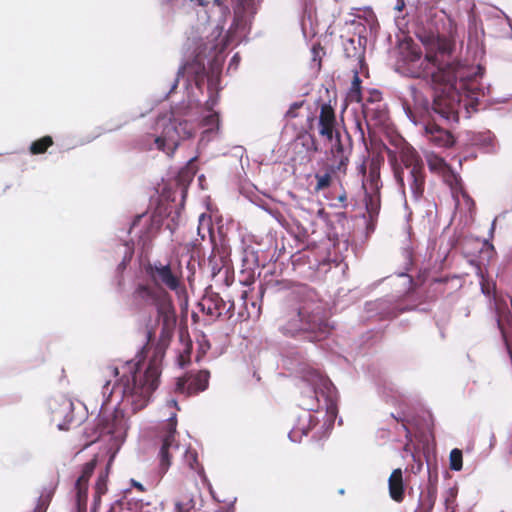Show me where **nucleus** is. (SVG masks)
Returning a JSON list of instances; mask_svg holds the SVG:
<instances>
[{
    "mask_svg": "<svg viewBox=\"0 0 512 512\" xmlns=\"http://www.w3.org/2000/svg\"><path fill=\"white\" fill-rule=\"evenodd\" d=\"M210 372L208 370H200L196 373H191L187 378H179L176 388L181 393L187 395L197 394L203 392L208 388Z\"/></svg>",
    "mask_w": 512,
    "mask_h": 512,
    "instance_id": "9b49d317",
    "label": "nucleus"
},
{
    "mask_svg": "<svg viewBox=\"0 0 512 512\" xmlns=\"http://www.w3.org/2000/svg\"><path fill=\"white\" fill-rule=\"evenodd\" d=\"M426 47V55L413 47L403 52V62L411 77L430 79L434 98L433 103L414 86L409 87L410 100H406L403 109L408 119L420 127V133L434 146L451 147L455 139L446 129L439 127L435 116L447 123H457L461 116L470 117V109H475L485 89L481 84L480 66H467L460 63L443 65L449 53L445 38L430 33L420 37Z\"/></svg>",
    "mask_w": 512,
    "mask_h": 512,
    "instance_id": "f03ea898",
    "label": "nucleus"
},
{
    "mask_svg": "<svg viewBox=\"0 0 512 512\" xmlns=\"http://www.w3.org/2000/svg\"><path fill=\"white\" fill-rule=\"evenodd\" d=\"M259 294H260L261 297H263L264 289L262 287L260 288Z\"/></svg>",
    "mask_w": 512,
    "mask_h": 512,
    "instance_id": "3c124183",
    "label": "nucleus"
},
{
    "mask_svg": "<svg viewBox=\"0 0 512 512\" xmlns=\"http://www.w3.org/2000/svg\"><path fill=\"white\" fill-rule=\"evenodd\" d=\"M54 490L53 489H44L41 495L38 498L36 507L33 512H46L50 501L53 497Z\"/></svg>",
    "mask_w": 512,
    "mask_h": 512,
    "instance_id": "aec40b11",
    "label": "nucleus"
},
{
    "mask_svg": "<svg viewBox=\"0 0 512 512\" xmlns=\"http://www.w3.org/2000/svg\"><path fill=\"white\" fill-rule=\"evenodd\" d=\"M489 248H490L491 252L494 251V247L492 245H489Z\"/></svg>",
    "mask_w": 512,
    "mask_h": 512,
    "instance_id": "603ef678",
    "label": "nucleus"
},
{
    "mask_svg": "<svg viewBox=\"0 0 512 512\" xmlns=\"http://www.w3.org/2000/svg\"><path fill=\"white\" fill-rule=\"evenodd\" d=\"M330 167L328 168V172L324 174H316L317 184L316 190H323L330 186L331 184V175Z\"/></svg>",
    "mask_w": 512,
    "mask_h": 512,
    "instance_id": "7c9ffc66",
    "label": "nucleus"
},
{
    "mask_svg": "<svg viewBox=\"0 0 512 512\" xmlns=\"http://www.w3.org/2000/svg\"><path fill=\"white\" fill-rule=\"evenodd\" d=\"M301 379L299 405L303 412L288 434L292 442H300L312 429L316 430L313 437L325 434L332 429L338 413L335 387L328 377L307 366L301 371Z\"/></svg>",
    "mask_w": 512,
    "mask_h": 512,
    "instance_id": "39448f33",
    "label": "nucleus"
},
{
    "mask_svg": "<svg viewBox=\"0 0 512 512\" xmlns=\"http://www.w3.org/2000/svg\"><path fill=\"white\" fill-rule=\"evenodd\" d=\"M355 124H356V129L359 132L362 141H365L364 129L362 127V124H361L360 120L356 119Z\"/></svg>",
    "mask_w": 512,
    "mask_h": 512,
    "instance_id": "c9c22d12",
    "label": "nucleus"
},
{
    "mask_svg": "<svg viewBox=\"0 0 512 512\" xmlns=\"http://www.w3.org/2000/svg\"><path fill=\"white\" fill-rule=\"evenodd\" d=\"M330 155V171L345 173L349 157L352 152V140L350 134L343 128L338 131L333 139L328 141Z\"/></svg>",
    "mask_w": 512,
    "mask_h": 512,
    "instance_id": "9d476101",
    "label": "nucleus"
},
{
    "mask_svg": "<svg viewBox=\"0 0 512 512\" xmlns=\"http://www.w3.org/2000/svg\"><path fill=\"white\" fill-rule=\"evenodd\" d=\"M404 168L395 169V179L402 194L405 196V181L408 184L411 197L418 202L425 189L424 165L421 157L414 149H407L402 156Z\"/></svg>",
    "mask_w": 512,
    "mask_h": 512,
    "instance_id": "6e6552de",
    "label": "nucleus"
},
{
    "mask_svg": "<svg viewBox=\"0 0 512 512\" xmlns=\"http://www.w3.org/2000/svg\"><path fill=\"white\" fill-rule=\"evenodd\" d=\"M405 7L404 0H396V5L394 6V10L401 12Z\"/></svg>",
    "mask_w": 512,
    "mask_h": 512,
    "instance_id": "4c0bfd02",
    "label": "nucleus"
},
{
    "mask_svg": "<svg viewBox=\"0 0 512 512\" xmlns=\"http://www.w3.org/2000/svg\"><path fill=\"white\" fill-rule=\"evenodd\" d=\"M324 125H337L335 111L332 108V106L328 103H324L321 105L320 114L318 117V126Z\"/></svg>",
    "mask_w": 512,
    "mask_h": 512,
    "instance_id": "a211bd4d",
    "label": "nucleus"
},
{
    "mask_svg": "<svg viewBox=\"0 0 512 512\" xmlns=\"http://www.w3.org/2000/svg\"><path fill=\"white\" fill-rule=\"evenodd\" d=\"M63 411L71 410L72 408V402L64 397L61 398Z\"/></svg>",
    "mask_w": 512,
    "mask_h": 512,
    "instance_id": "e433bc0d",
    "label": "nucleus"
},
{
    "mask_svg": "<svg viewBox=\"0 0 512 512\" xmlns=\"http://www.w3.org/2000/svg\"><path fill=\"white\" fill-rule=\"evenodd\" d=\"M133 251L127 249L125 252V255L123 256L122 261L117 265L116 273L119 277V285L123 282V272L127 268L128 264L130 263L132 259Z\"/></svg>",
    "mask_w": 512,
    "mask_h": 512,
    "instance_id": "bb28decb",
    "label": "nucleus"
},
{
    "mask_svg": "<svg viewBox=\"0 0 512 512\" xmlns=\"http://www.w3.org/2000/svg\"><path fill=\"white\" fill-rule=\"evenodd\" d=\"M169 291L179 299L186 295L182 274L171 262L161 260L147 261L141 264L135 283L132 299L142 307H152L156 311L154 324H147L149 341L156 338V326L160 327L158 348L168 347L177 324L176 309Z\"/></svg>",
    "mask_w": 512,
    "mask_h": 512,
    "instance_id": "20e7f679",
    "label": "nucleus"
},
{
    "mask_svg": "<svg viewBox=\"0 0 512 512\" xmlns=\"http://www.w3.org/2000/svg\"><path fill=\"white\" fill-rule=\"evenodd\" d=\"M366 208L371 220L376 217L379 213L380 204L378 194L371 193L366 196Z\"/></svg>",
    "mask_w": 512,
    "mask_h": 512,
    "instance_id": "4be33fe9",
    "label": "nucleus"
},
{
    "mask_svg": "<svg viewBox=\"0 0 512 512\" xmlns=\"http://www.w3.org/2000/svg\"><path fill=\"white\" fill-rule=\"evenodd\" d=\"M338 131H342V129L337 128V125H329V126H318L319 134L326 139V141H330L333 139L335 134Z\"/></svg>",
    "mask_w": 512,
    "mask_h": 512,
    "instance_id": "c756f323",
    "label": "nucleus"
},
{
    "mask_svg": "<svg viewBox=\"0 0 512 512\" xmlns=\"http://www.w3.org/2000/svg\"><path fill=\"white\" fill-rule=\"evenodd\" d=\"M388 484L391 498L397 502L402 501L404 496V486L401 469H395L391 473Z\"/></svg>",
    "mask_w": 512,
    "mask_h": 512,
    "instance_id": "dca6fc26",
    "label": "nucleus"
},
{
    "mask_svg": "<svg viewBox=\"0 0 512 512\" xmlns=\"http://www.w3.org/2000/svg\"><path fill=\"white\" fill-rule=\"evenodd\" d=\"M301 105H302L301 103H294V104L291 106V108L289 109L288 114H289L290 116L294 117V116H295V114L293 113V109H297V108H299Z\"/></svg>",
    "mask_w": 512,
    "mask_h": 512,
    "instance_id": "ea45409f",
    "label": "nucleus"
},
{
    "mask_svg": "<svg viewBox=\"0 0 512 512\" xmlns=\"http://www.w3.org/2000/svg\"><path fill=\"white\" fill-rule=\"evenodd\" d=\"M176 414L171 413L163 424V434L161 435V447L159 451L160 469L165 473L171 465V459L178 453L183 455L185 448L181 447L176 440Z\"/></svg>",
    "mask_w": 512,
    "mask_h": 512,
    "instance_id": "1a4fd4ad",
    "label": "nucleus"
},
{
    "mask_svg": "<svg viewBox=\"0 0 512 512\" xmlns=\"http://www.w3.org/2000/svg\"><path fill=\"white\" fill-rule=\"evenodd\" d=\"M495 225H496V219H494L492 224H491V228H490V235L491 236L493 235V232H494V229H495Z\"/></svg>",
    "mask_w": 512,
    "mask_h": 512,
    "instance_id": "37998d69",
    "label": "nucleus"
},
{
    "mask_svg": "<svg viewBox=\"0 0 512 512\" xmlns=\"http://www.w3.org/2000/svg\"><path fill=\"white\" fill-rule=\"evenodd\" d=\"M246 294H247L246 292H243V294H242L243 299L246 297Z\"/></svg>",
    "mask_w": 512,
    "mask_h": 512,
    "instance_id": "864d4df0",
    "label": "nucleus"
},
{
    "mask_svg": "<svg viewBox=\"0 0 512 512\" xmlns=\"http://www.w3.org/2000/svg\"><path fill=\"white\" fill-rule=\"evenodd\" d=\"M449 460H450V469L451 470L460 471L462 469L463 455H462V451L460 449H457V448L453 449L450 452Z\"/></svg>",
    "mask_w": 512,
    "mask_h": 512,
    "instance_id": "393cba45",
    "label": "nucleus"
},
{
    "mask_svg": "<svg viewBox=\"0 0 512 512\" xmlns=\"http://www.w3.org/2000/svg\"><path fill=\"white\" fill-rule=\"evenodd\" d=\"M367 185L371 193L378 194L381 186L379 163L372 160L369 166V174L366 178Z\"/></svg>",
    "mask_w": 512,
    "mask_h": 512,
    "instance_id": "f3484780",
    "label": "nucleus"
},
{
    "mask_svg": "<svg viewBox=\"0 0 512 512\" xmlns=\"http://www.w3.org/2000/svg\"><path fill=\"white\" fill-rule=\"evenodd\" d=\"M87 496L75 495L74 512H87Z\"/></svg>",
    "mask_w": 512,
    "mask_h": 512,
    "instance_id": "2f4dec72",
    "label": "nucleus"
},
{
    "mask_svg": "<svg viewBox=\"0 0 512 512\" xmlns=\"http://www.w3.org/2000/svg\"><path fill=\"white\" fill-rule=\"evenodd\" d=\"M331 329L325 305L313 292L304 293L291 304L279 325L283 335L311 342L325 338Z\"/></svg>",
    "mask_w": 512,
    "mask_h": 512,
    "instance_id": "423d86ee",
    "label": "nucleus"
},
{
    "mask_svg": "<svg viewBox=\"0 0 512 512\" xmlns=\"http://www.w3.org/2000/svg\"><path fill=\"white\" fill-rule=\"evenodd\" d=\"M485 141H487L488 145H489V148H488V152H494L496 150V144H495V141H494V136L492 135H488L486 138H485Z\"/></svg>",
    "mask_w": 512,
    "mask_h": 512,
    "instance_id": "f704fd0d",
    "label": "nucleus"
},
{
    "mask_svg": "<svg viewBox=\"0 0 512 512\" xmlns=\"http://www.w3.org/2000/svg\"><path fill=\"white\" fill-rule=\"evenodd\" d=\"M399 277H402V278L407 279V281H408L409 283L411 282V279H410V278L408 277V275H407V274H405V273H401V274H399Z\"/></svg>",
    "mask_w": 512,
    "mask_h": 512,
    "instance_id": "de8ad7c7",
    "label": "nucleus"
},
{
    "mask_svg": "<svg viewBox=\"0 0 512 512\" xmlns=\"http://www.w3.org/2000/svg\"><path fill=\"white\" fill-rule=\"evenodd\" d=\"M216 308L219 309V310L226 309L225 301L223 299H220V301L216 303Z\"/></svg>",
    "mask_w": 512,
    "mask_h": 512,
    "instance_id": "a19ab883",
    "label": "nucleus"
},
{
    "mask_svg": "<svg viewBox=\"0 0 512 512\" xmlns=\"http://www.w3.org/2000/svg\"><path fill=\"white\" fill-rule=\"evenodd\" d=\"M195 11L197 24L187 32L182 47V66L168 94L183 79L189 104L201 103L206 94L201 122L204 137L219 126L213 107L218 101L225 50L248 40L260 0H183Z\"/></svg>",
    "mask_w": 512,
    "mask_h": 512,
    "instance_id": "f257e3e1",
    "label": "nucleus"
},
{
    "mask_svg": "<svg viewBox=\"0 0 512 512\" xmlns=\"http://www.w3.org/2000/svg\"><path fill=\"white\" fill-rule=\"evenodd\" d=\"M141 218H142V216H138V217L136 218V220H135V221L133 222V224H132L131 231L135 229V227H136V223H137L138 221H140V220H141Z\"/></svg>",
    "mask_w": 512,
    "mask_h": 512,
    "instance_id": "c03bdc74",
    "label": "nucleus"
},
{
    "mask_svg": "<svg viewBox=\"0 0 512 512\" xmlns=\"http://www.w3.org/2000/svg\"><path fill=\"white\" fill-rule=\"evenodd\" d=\"M133 484H134V486H135V487H137L138 489L143 490V486H142V484H141V483H138V482L133 481Z\"/></svg>",
    "mask_w": 512,
    "mask_h": 512,
    "instance_id": "8fccbe9b",
    "label": "nucleus"
},
{
    "mask_svg": "<svg viewBox=\"0 0 512 512\" xmlns=\"http://www.w3.org/2000/svg\"><path fill=\"white\" fill-rule=\"evenodd\" d=\"M207 233H211L210 218L203 213L199 216L198 235L204 240Z\"/></svg>",
    "mask_w": 512,
    "mask_h": 512,
    "instance_id": "c85d7f7f",
    "label": "nucleus"
},
{
    "mask_svg": "<svg viewBox=\"0 0 512 512\" xmlns=\"http://www.w3.org/2000/svg\"><path fill=\"white\" fill-rule=\"evenodd\" d=\"M360 84H361V80H360L358 74L355 73L352 84H351L350 92H349V98L351 101H355V102L362 101Z\"/></svg>",
    "mask_w": 512,
    "mask_h": 512,
    "instance_id": "b1692460",
    "label": "nucleus"
},
{
    "mask_svg": "<svg viewBox=\"0 0 512 512\" xmlns=\"http://www.w3.org/2000/svg\"><path fill=\"white\" fill-rule=\"evenodd\" d=\"M425 158L431 172L440 174L444 181L451 187L458 184L459 176L452 170V168L442 157L435 154L434 152H427L425 154Z\"/></svg>",
    "mask_w": 512,
    "mask_h": 512,
    "instance_id": "f8f14e48",
    "label": "nucleus"
},
{
    "mask_svg": "<svg viewBox=\"0 0 512 512\" xmlns=\"http://www.w3.org/2000/svg\"><path fill=\"white\" fill-rule=\"evenodd\" d=\"M233 309H234V302H230V301H229V306L227 307V309H226V310H227V312L229 313V312H231V310H233Z\"/></svg>",
    "mask_w": 512,
    "mask_h": 512,
    "instance_id": "a18cd8bd",
    "label": "nucleus"
},
{
    "mask_svg": "<svg viewBox=\"0 0 512 512\" xmlns=\"http://www.w3.org/2000/svg\"><path fill=\"white\" fill-rule=\"evenodd\" d=\"M167 405H168L169 407H174V408H176V409H179V408H178V405H177V401H176L175 399H171V400H169V401L167 402Z\"/></svg>",
    "mask_w": 512,
    "mask_h": 512,
    "instance_id": "79ce46f5",
    "label": "nucleus"
},
{
    "mask_svg": "<svg viewBox=\"0 0 512 512\" xmlns=\"http://www.w3.org/2000/svg\"><path fill=\"white\" fill-rule=\"evenodd\" d=\"M95 466H96L95 460H91L83 466L81 475L76 480V483L74 486L75 495L87 496L88 482H89L91 475L94 472Z\"/></svg>",
    "mask_w": 512,
    "mask_h": 512,
    "instance_id": "2eb2a0df",
    "label": "nucleus"
},
{
    "mask_svg": "<svg viewBox=\"0 0 512 512\" xmlns=\"http://www.w3.org/2000/svg\"><path fill=\"white\" fill-rule=\"evenodd\" d=\"M107 491V473H101L95 484V500L99 499Z\"/></svg>",
    "mask_w": 512,
    "mask_h": 512,
    "instance_id": "cd10ccee",
    "label": "nucleus"
},
{
    "mask_svg": "<svg viewBox=\"0 0 512 512\" xmlns=\"http://www.w3.org/2000/svg\"><path fill=\"white\" fill-rule=\"evenodd\" d=\"M356 40L349 38L344 42V51L347 57L360 58L362 54L361 48L356 47Z\"/></svg>",
    "mask_w": 512,
    "mask_h": 512,
    "instance_id": "a878e982",
    "label": "nucleus"
},
{
    "mask_svg": "<svg viewBox=\"0 0 512 512\" xmlns=\"http://www.w3.org/2000/svg\"><path fill=\"white\" fill-rule=\"evenodd\" d=\"M381 98L379 91H373L370 93V97L366 99L365 103H381Z\"/></svg>",
    "mask_w": 512,
    "mask_h": 512,
    "instance_id": "473e14b6",
    "label": "nucleus"
},
{
    "mask_svg": "<svg viewBox=\"0 0 512 512\" xmlns=\"http://www.w3.org/2000/svg\"><path fill=\"white\" fill-rule=\"evenodd\" d=\"M194 134V125L188 120H181L175 112L166 113L157 118L154 133L147 137L148 149L156 148L171 157L183 139Z\"/></svg>",
    "mask_w": 512,
    "mask_h": 512,
    "instance_id": "0eeeda50",
    "label": "nucleus"
},
{
    "mask_svg": "<svg viewBox=\"0 0 512 512\" xmlns=\"http://www.w3.org/2000/svg\"><path fill=\"white\" fill-rule=\"evenodd\" d=\"M194 176V170L192 167L187 165L185 168L181 169L178 174V183L183 188V191L187 188V185L192 181Z\"/></svg>",
    "mask_w": 512,
    "mask_h": 512,
    "instance_id": "5701e85b",
    "label": "nucleus"
},
{
    "mask_svg": "<svg viewBox=\"0 0 512 512\" xmlns=\"http://www.w3.org/2000/svg\"><path fill=\"white\" fill-rule=\"evenodd\" d=\"M114 382L106 381L102 387V404L96 428L98 437L110 435L115 441H123L128 430V419L124 409L130 407L135 413L147 406L152 393L158 387L161 374L160 361H130L122 367L113 368Z\"/></svg>",
    "mask_w": 512,
    "mask_h": 512,
    "instance_id": "7ed1b4c3",
    "label": "nucleus"
},
{
    "mask_svg": "<svg viewBox=\"0 0 512 512\" xmlns=\"http://www.w3.org/2000/svg\"><path fill=\"white\" fill-rule=\"evenodd\" d=\"M308 151L310 152H318L319 151V147L318 145L316 144V142L314 141L313 138H311V146L307 148Z\"/></svg>",
    "mask_w": 512,
    "mask_h": 512,
    "instance_id": "58836bf2",
    "label": "nucleus"
},
{
    "mask_svg": "<svg viewBox=\"0 0 512 512\" xmlns=\"http://www.w3.org/2000/svg\"><path fill=\"white\" fill-rule=\"evenodd\" d=\"M359 170L361 173L365 174L366 173V167H365V164H361L360 167H359Z\"/></svg>",
    "mask_w": 512,
    "mask_h": 512,
    "instance_id": "49530a36",
    "label": "nucleus"
},
{
    "mask_svg": "<svg viewBox=\"0 0 512 512\" xmlns=\"http://www.w3.org/2000/svg\"><path fill=\"white\" fill-rule=\"evenodd\" d=\"M240 63V56L238 55V53H236L230 60L229 62V66H228V71L230 70H237L238 68V65Z\"/></svg>",
    "mask_w": 512,
    "mask_h": 512,
    "instance_id": "72a5a7b5",
    "label": "nucleus"
},
{
    "mask_svg": "<svg viewBox=\"0 0 512 512\" xmlns=\"http://www.w3.org/2000/svg\"><path fill=\"white\" fill-rule=\"evenodd\" d=\"M183 458L186 465L193 471H196L198 474L203 472V468L200 467L198 463L197 453L194 450L184 449L183 450Z\"/></svg>",
    "mask_w": 512,
    "mask_h": 512,
    "instance_id": "6ab92c4d",
    "label": "nucleus"
},
{
    "mask_svg": "<svg viewBox=\"0 0 512 512\" xmlns=\"http://www.w3.org/2000/svg\"><path fill=\"white\" fill-rule=\"evenodd\" d=\"M367 230L371 232L374 231V224L372 222L367 225Z\"/></svg>",
    "mask_w": 512,
    "mask_h": 512,
    "instance_id": "09e8293b",
    "label": "nucleus"
},
{
    "mask_svg": "<svg viewBox=\"0 0 512 512\" xmlns=\"http://www.w3.org/2000/svg\"><path fill=\"white\" fill-rule=\"evenodd\" d=\"M489 34L495 38H512V25L509 17L502 11H497L488 24Z\"/></svg>",
    "mask_w": 512,
    "mask_h": 512,
    "instance_id": "ddd939ff",
    "label": "nucleus"
},
{
    "mask_svg": "<svg viewBox=\"0 0 512 512\" xmlns=\"http://www.w3.org/2000/svg\"><path fill=\"white\" fill-rule=\"evenodd\" d=\"M362 113L368 129H370L371 122L378 126L383 125L387 120V112L382 103H363Z\"/></svg>",
    "mask_w": 512,
    "mask_h": 512,
    "instance_id": "4468645a",
    "label": "nucleus"
},
{
    "mask_svg": "<svg viewBox=\"0 0 512 512\" xmlns=\"http://www.w3.org/2000/svg\"><path fill=\"white\" fill-rule=\"evenodd\" d=\"M53 144L52 137L50 136H44L43 138L36 140L31 143L30 145V152L32 154H42L44 153L48 147H50Z\"/></svg>",
    "mask_w": 512,
    "mask_h": 512,
    "instance_id": "412c9836",
    "label": "nucleus"
}]
</instances>
